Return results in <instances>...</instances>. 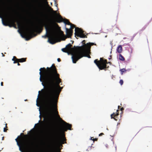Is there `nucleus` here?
<instances>
[{"mask_svg":"<svg viewBox=\"0 0 152 152\" xmlns=\"http://www.w3.org/2000/svg\"><path fill=\"white\" fill-rule=\"evenodd\" d=\"M50 4H51V5H52V3L51 2V3H50Z\"/></svg>","mask_w":152,"mask_h":152,"instance_id":"43","label":"nucleus"},{"mask_svg":"<svg viewBox=\"0 0 152 152\" xmlns=\"http://www.w3.org/2000/svg\"><path fill=\"white\" fill-rule=\"evenodd\" d=\"M17 24L18 26L20 25V23L18 21L17 22Z\"/></svg>","mask_w":152,"mask_h":152,"instance_id":"27","label":"nucleus"},{"mask_svg":"<svg viewBox=\"0 0 152 152\" xmlns=\"http://www.w3.org/2000/svg\"><path fill=\"white\" fill-rule=\"evenodd\" d=\"M72 45L70 43L66 45L65 48H72Z\"/></svg>","mask_w":152,"mask_h":152,"instance_id":"17","label":"nucleus"},{"mask_svg":"<svg viewBox=\"0 0 152 152\" xmlns=\"http://www.w3.org/2000/svg\"><path fill=\"white\" fill-rule=\"evenodd\" d=\"M39 113L40 114V115H39V116H40V107H39Z\"/></svg>","mask_w":152,"mask_h":152,"instance_id":"29","label":"nucleus"},{"mask_svg":"<svg viewBox=\"0 0 152 152\" xmlns=\"http://www.w3.org/2000/svg\"><path fill=\"white\" fill-rule=\"evenodd\" d=\"M3 24L5 26H8V24L6 23H4V22H3Z\"/></svg>","mask_w":152,"mask_h":152,"instance_id":"26","label":"nucleus"},{"mask_svg":"<svg viewBox=\"0 0 152 152\" xmlns=\"http://www.w3.org/2000/svg\"><path fill=\"white\" fill-rule=\"evenodd\" d=\"M70 26V28L69 29L66 28V37L65 36L64 34L63 31H61L62 33V36L61 37V39L63 40H64L66 39V38L71 37L72 36V33H73V29L75 27V26L73 24L71 23L69 25Z\"/></svg>","mask_w":152,"mask_h":152,"instance_id":"5","label":"nucleus"},{"mask_svg":"<svg viewBox=\"0 0 152 152\" xmlns=\"http://www.w3.org/2000/svg\"><path fill=\"white\" fill-rule=\"evenodd\" d=\"M54 2H55V4H56V3H57V1H56V0H54Z\"/></svg>","mask_w":152,"mask_h":152,"instance_id":"32","label":"nucleus"},{"mask_svg":"<svg viewBox=\"0 0 152 152\" xmlns=\"http://www.w3.org/2000/svg\"><path fill=\"white\" fill-rule=\"evenodd\" d=\"M84 31L78 27L75 28V35L76 36L82 38H87V37L84 34Z\"/></svg>","mask_w":152,"mask_h":152,"instance_id":"7","label":"nucleus"},{"mask_svg":"<svg viewBox=\"0 0 152 152\" xmlns=\"http://www.w3.org/2000/svg\"><path fill=\"white\" fill-rule=\"evenodd\" d=\"M114 114V113H113V114H111V118H113V115Z\"/></svg>","mask_w":152,"mask_h":152,"instance_id":"28","label":"nucleus"},{"mask_svg":"<svg viewBox=\"0 0 152 152\" xmlns=\"http://www.w3.org/2000/svg\"><path fill=\"white\" fill-rule=\"evenodd\" d=\"M17 65H20V64L19 63H18Z\"/></svg>","mask_w":152,"mask_h":152,"instance_id":"41","label":"nucleus"},{"mask_svg":"<svg viewBox=\"0 0 152 152\" xmlns=\"http://www.w3.org/2000/svg\"><path fill=\"white\" fill-rule=\"evenodd\" d=\"M43 90V89H42V90H41V91Z\"/></svg>","mask_w":152,"mask_h":152,"instance_id":"49","label":"nucleus"},{"mask_svg":"<svg viewBox=\"0 0 152 152\" xmlns=\"http://www.w3.org/2000/svg\"><path fill=\"white\" fill-rule=\"evenodd\" d=\"M122 48H117L118 52L119 53H121L122 50Z\"/></svg>","mask_w":152,"mask_h":152,"instance_id":"20","label":"nucleus"},{"mask_svg":"<svg viewBox=\"0 0 152 152\" xmlns=\"http://www.w3.org/2000/svg\"><path fill=\"white\" fill-rule=\"evenodd\" d=\"M39 93H40V91H39V92H38V96H37V101H36V105L37 107H39V105L38 104V99H39Z\"/></svg>","mask_w":152,"mask_h":152,"instance_id":"14","label":"nucleus"},{"mask_svg":"<svg viewBox=\"0 0 152 152\" xmlns=\"http://www.w3.org/2000/svg\"><path fill=\"white\" fill-rule=\"evenodd\" d=\"M47 0H46V1L45 2L49 10L51 12H52L54 15H56L57 14V12L56 11H55L53 10V9L48 4V2L47 1Z\"/></svg>","mask_w":152,"mask_h":152,"instance_id":"11","label":"nucleus"},{"mask_svg":"<svg viewBox=\"0 0 152 152\" xmlns=\"http://www.w3.org/2000/svg\"><path fill=\"white\" fill-rule=\"evenodd\" d=\"M119 83L121 85H122L123 83V80H120Z\"/></svg>","mask_w":152,"mask_h":152,"instance_id":"22","label":"nucleus"},{"mask_svg":"<svg viewBox=\"0 0 152 152\" xmlns=\"http://www.w3.org/2000/svg\"><path fill=\"white\" fill-rule=\"evenodd\" d=\"M18 62V59H16V60H15L14 61L13 63H16L17 62Z\"/></svg>","mask_w":152,"mask_h":152,"instance_id":"23","label":"nucleus"},{"mask_svg":"<svg viewBox=\"0 0 152 152\" xmlns=\"http://www.w3.org/2000/svg\"><path fill=\"white\" fill-rule=\"evenodd\" d=\"M40 121V120H39V121H38V123H39V122Z\"/></svg>","mask_w":152,"mask_h":152,"instance_id":"45","label":"nucleus"},{"mask_svg":"<svg viewBox=\"0 0 152 152\" xmlns=\"http://www.w3.org/2000/svg\"><path fill=\"white\" fill-rule=\"evenodd\" d=\"M47 68H41L39 69V80L45 88L39 102L41 104L45 105V115L48 119L51 120L54 116H58L56 103L62 88L59 86L60 79L55 67Z\"/></svg>","mask_w":152,"mask_h":152,"instance_id":"1","label":"nucleus"},{"mask_svg":"<svg viewBox=\"0 0 152 152\" xmlns=\"http://www.w3.org/2000/svg\"><path fill=\"white\" fill-rule=\"evenodd\" d=\"M123 109V108H121V110H122Z\"/></svg>","mask_w":152,"mask_h":152,"instance_id":"44","label":"nucleus"},{"mask_svg":"<svg viewBox=\"0 0 152 152\" xmlns=\"http://www.w3.org/2000/svg\"><path fill=\"white\" fill-rule=\"evenodd\" d=\"M92 137H91L90 138V140H92L93 141H94L95 140H97L95 138V139H92Z\"/></svg>","mask_w":152,"mask_h":152,"instance_id":"25","label":"nucleus"},{"mask_svg":"<svg viewBox=\"0 0 152 152\" xmlns=\"http://www.w3.org/2000/svg\"><path fill=\"white\" fill-rule=\"evenodd\" d=\"M57 61L59 62H60V60L59 58H58L57 59Z\"/></svg>","mask_w":152,"mask_h":152,"instance_id":"30","label":"nucleus"},{"mask_svg":"<svg viewBox=\"0 0 152 152\" xmlns=\"http://www.w3.org/2000/svg\"><path fill=\"white\" fill-rule=\"evenodd\" d=\"M1 86H2V82H1Z\"/></svg>","mask_w":152,"mask_h":152,"instance_id":"38","label":"nucleus"},{"mask_svg":"<svg viewBox=\"0 0 152 152\" xmlns=\"http://www.w3.org/2000/svg\"><path fill=\"white\" fill-rule=\"evenodd\" d=\"M32 37H29V38L28 39H26V40H29L30 39V38Z\"/></svg>","mask_w":152,"mask_h":152,"instance_id":"33","label":"nucleus"},{"mask_svg":"<svg viewBox=\"0 0 152 152\" xmlns=\"http://www.w3.org/2000/svg\"><path fill=\"white\" fill-rule=\"evenodd\" d=\"M1 54H2V56H4V55H3V53H1Z\"/></svg>","mask_w":152,"mask_h":152,"instance_id":"37","label":"nucleus"},{"mask_svg":"<svg viewBox=\"0 0 152 152\" xmlns=\"http://www.w3.org/2000/svg\"><path fill=\"white\" fill-rule=\"evenodd\" d=\"M4 132H6V129H5V128H4V130H3Z\"/></svg>","mask_w":152,"mask_h":152,"instance_id":"34","label":"nucleus"},{"mask_svg":"<svg viewBox=\"0 0 152 152\" xmlns=\"http://www.w3.org/2000/svg\"><path fill=\"white\" fill-rule=\"evenodd\" d=\"M94 62L100 69H103L106 67L107 63L105 60H104L102 58H100V60L97 61L95 60Z\"/></svg>","mask_w":152,"mask_h":152,"instance_id":"6","label":"nucleus"},{"mask_svg":"<svg viewBox=\"0 0 152 152\" xmlns=\"http://www.w3.org/2000/svg\"><path fill=\"white\" fill-rule=\"evenodd\" d=\"M120 71L121 72V74H122L125 71V69H121Z\"/></svg>","mask_w":152,"mask_h":152,"instance_id":"21","label":"nucleus"},{"mask_svg":"<svg viewBox=\"0 0 152 152\" xmlns=\"http://www.w3.org/2000/svg\"><path fill=\"white\" fill-rule=\"evenodd\" d=\"M3 139H4V137H2V140H3Z\"/></svg>","mask_w":152,"mask_h":152,"instance_id":"39","label":"nucleus"},{"mask_svg":"<svg viewBox=\"0 0 152 152\" xmlns=\"http://www.w3.org/2000/svg\"><path fill=\"white\" fill-rule=\"evenodd\" d=\"M96 45V46H97V45H96H96Z\"/></svg>","mask_w":152,"mask_h":152,"instance_id":"48","label":"nucleus"},{"mask_svg":"<svg viewBox=\"0 0 152 152\" xmlns=\"http://www.w3.org/2000/svg\"><path fill=\"white\" fill-rule=\"evenodd\" d=\"M36 124H35V125H34V128L35 127V126L36 125Z\"/></svg>","mask_w":152,"mask_h":152,"instance_id":"40","label":"nucleus"},{"mask_svg":"<svg viewBox=\"0 0 152 152\" xmlns=\"http://www.w3.org/2000/svg\"><path fill=\"white\" fill-rule=\"evenodd\" d=\"M45 27L46 30V34L42 36L45 38L48 37V42L52 44H53L61 40L58 35L56 34V28L59 27L56 23L47 25L45 24Z\"/></svg>","mask_w":152,"mask_h":152,"instance_id":"3","label":"nucleus"},{"mask_svg":"<svg viewBox=\"0 0 152 152\" xmlns=\"http://www.w3.org/2000/svg\"><path fill=\"white\" fill-rule=\"evenodd\" d=\"M16 59H17L16 58V57L15 56H13V58L12 59V60L14 61L16 60Z\"/></svg>","mask_w":152,"mask_h":152,"instance_id":"24","label":"nucleus"},{"mask_svg":"<svg viewBox=\"0 0 152 152\" xmlns=\"http://www.w3.org/2000/svg\"><path fill=\"white\" fill-rule=\"evenodd\" d=\"M18 61L20 62H22L25 61V59L24 58H22L18 59Z\"/></svg>","mask_w":152,"mask_h":152,"instance_id":"16","label":"nucleus"},{"mask_svg":"<svg viewBox=\"0 0 152 152\" xmlns=\"http://www.w3.org/2000/svg\"><path fill=\"white\" fill-rule=\"evenodd\" d=\"M117 48H122V46L121 45H119L118 46Z\"/></svg>","mask_w":152,"mask_h":152,"instance_id":"31","label":"nucleus"},{"mask_svg":"<svg viewBox=\"0 0 152 152\" xmlns=\"http://www.w3.org/2000/svg\"><path fill=\"white\" fill-rule=\"evenodd\" d=\"M96 45V46H97V45H96H96Z\"/></svg>","mask_w":152,"mask_h":152,"instance_id":"47","label":"nucleus"},{"mask_svg":"<svg viewBox=\"0 0 152 152\" xmlns=\"http://www.w3.org/2000/svg\"><path fill=\"white\" fill-rule=\"evenodd\" d=\"M6 15L7 16L9 17L11 20L13 22V24H15V22L16 20V18L15 17L12 16L10 14L9 12H6Z\"/></svg>","mask_w":152,"mask_h":152,"instance_id":"12","label":"nucleus"},{"mask_svg":"<svg viewBox=\"0 0 152 152\" xmlns=\"http://www.w3.org/2000/svg\"><path fill=\"white\" fill-rule=\"evenodd\" d=\"M90 48H62L61 51L72 55L71 58L73 63H75L79 59L82 57H86L90 58L89 55Z\"/></svg>","mask_w":152,"mask_h":152,"instance_id":"2","label":"nucleus"},{"mask_svg":"<svg viewBox=\"0 0 152 152\" xmlns=\"http://www.w3.org/2000/svg\"><path fill=\"white\" fill-rule=\"evenodd\" d=\"M9 26H10V27H11L12 26H10V25H9Z\"/></svg>","mask_w":152,"mask_h":152,"instance_id":"46","label":"nucleus"},{"mask_svg":"<svg viewBox=\"0 0 152 152\" xmlns=\"http://www.w3.org/2000/svg\"><path fill=\"white\" fill-rule=\"evenodd\" d=\"M110 44L111 45V47L112 48L113 47H114L115 46V45H114V43L113 42V41L111 42H110Z\"/></svg>","mask_w":152,"mask_h":152,"instance_id":"19","label":"nucleus"},{"mask_svg":"<svg viewBox=\"0 0 152 152\" xmlns=\"http://www.w3.org/2000/svg\"><path fill=\"white\" fill-rule=\"evenodd\" d=\"M102 134H103L102 133H100V134H99V136H100Z\"/></svg>","mask_w":152,"mask_h":152,"instance_id":"35","label":"nucleus"},{"mask_svg":"<svg viewBox=\"0 0 152 152\" xmlns=\"http://www.w3.org/2000/svg\"><path fill=\"white\" fill-rule=\"evenodd\" d=\"M15 140L17 142V145H18L19 147V150L20 151H22L21 150L20 148V145L18 143V140H17V138L15 139Z\"/></svg>","mask_w":152,"mask_h":152,"instance_id":"18","label":"nucleus"},{"mask_svg":"<svg viewBox=\"0 0 152 152\" xmlns=\"http://www.w3.org/2000/svg\"><path fill=\"white\" fill-rule=\"evenodd\" d=\"M56 21L57 23H58L63 22L65 24L68 25L70 24L71 23L69 22L68 20L66 19H64L60 15H59V18L57 19Z\"/></svg>","mask_w":152,"mask_h":152,"instance_id":"9","label":"nucleus"},{"mask_svg":"<svg viewBox=\"0 0 152 152\" xmlns=\"http://www.w3.org/2000/svg\"><path fill=\"white\" fill-rule=\"evenodd\" d=\"M119 59L121 61H124V58L121 54H120L119 55Z\"/></svg>","mask_w":152,"mask_h":152,"instance_id":"15","label":"nucleus"},{"mask_svg":"<svg viewBox=\"0 0 152 152\" xmlns=\"http://www.w3.org/2000/svg\"><path fill=\"white\" fill-rule=\"evenodd\" d=\"M49 135L53 144L59 145L64 143L65 138L64 136L61 137H59V132L57 129L52 130L49 132Z\"/></svg>","mask_w":152,"mask_h":152,"instance_id":"4","label":"nucleus"},{"mask_svg":"<svg viewBox=\"0 0 152 152\" xmlns=\"http://www.w3.org/2000/svg\"><path fill=\"white\" fill-rule=\"evenodd\" d=\"M86 41L84 40L82 42L83 46H74V48H91V46L94 45H96L95 43H94L89 42L87 43L86 44H85Z\"/></svg>","mask_w":152,"mask_h":152,"instance_id":"8","label":"nucleus"},{"mask_svg":"<svg viewBox=\"0 0 152 152\" xmlns=\"http://www.w3.org/2000/svg\"><path fill=\"white\" fill-rule=\"evenodd\" d=\"M118 115V113H117L116 114V115Z\"/></svg>","mask_w":152,"mask_h":152,"instance_id":"42","label":"nucleus"},{"mask_svg":"<svg viewBox=\"0 0 152 152\" xmlns=\"http://www.w3.org/2000/svg\"><path fill=\"white\" fill-rule=\"evenodd\" d=\"M44 24L42 23L39 24V26L36 27L38 29H41L42 30L43 28V27L44 26Z\"/></svg>","mask_w":152,"mask_h":152,"instance_id":"13","label":"nucleus"},{"mask_svg":"<svg viewBox=\"0 0 152 152\" xmlns=\"http://www.w3.org/2000/svg\"><path fill=\"white\" fill-rule=\"evenodd\" d=\"M57 5H58V4H57V3H56V4H55V5L56 6V7H57Z\"/></svg>","mask_w":152,"mask_h":152,"instance_id":"36","label":"nucleus"},{"mask_svg":"<svg viewBox=\"0 0 152 152\" xmlns=\"http://www.w3.org/2000/svg\"><path fill=\"white\" fill-rule=\"evenodd\" d=\"M63 126V130L64 131H66L67 129L69 130H71L70 127L71 125L65 122L64 121H62Z\"/></svg>","mask_w":152,"mask_h":152,"instance_id":"10","label":"nucleus"}]
</instances>
